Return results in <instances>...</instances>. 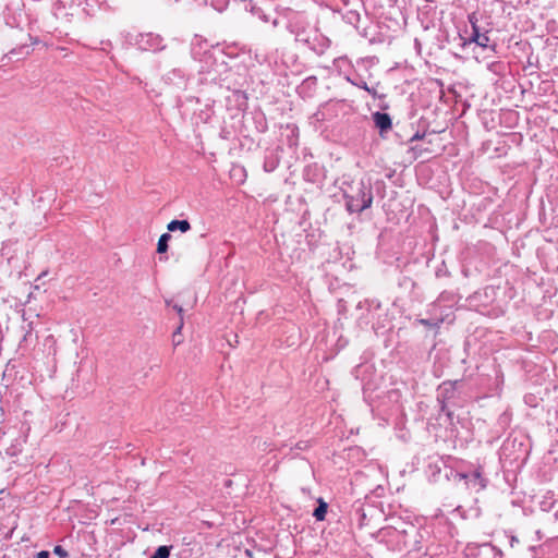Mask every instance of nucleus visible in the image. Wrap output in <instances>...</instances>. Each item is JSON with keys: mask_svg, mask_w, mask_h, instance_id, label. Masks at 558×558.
I'll list each match as a JSON object with an SVG mask.
<instances>
[{"mask_svg": "<svg viewBox=\"0 0 558 558\" xmlns=\"http://www.w3.org/2000/svg\"><path fill=\"white\" fill-rule=\"evenodd\" d=\"M206 39L199 35H195L191 43V56L204 63L201 73L206 74L205 80L220 87L232 90L236 97L239 106L246 105V94L238 88L241 84L234 78L236 75L225 60V53L220 49H209Z\"/></svg>", "mask_w": 558, "mask_h": 558, "instance_id": "nucleus-1", "label": "nucleus"}, {"mask_svg": "<svg viewBox=\"0 0 558 558\" xmlns=\"http://www.w3.org/2000/svg\"><path fill=\"white\" fill-rule=\"evenodd\" d=\"M339 191L345 210L351 215L361 214L373 205V184L369 177L352 179L350 175H343L339 181Z\"/></svg>", "mask_w": 558, "mask_h": 558, "instance_id": "nucleus-2", "label": "nucleus"}, {"mask_svg": "<svg viewBox=\"0 0 558 558\" xmlns=\"http://www.w3.org/2000/svg\"><path fill=\"white\" fill-rule=\"evenodd\" d=\"M444 476L448 481L463 482L465 487L474 492H481L486 488L488 478L484 474L481 465H470L464 469L462 465L456 468L445 466Z\"/></svg>", "mask_w": 558, "mask_h": 558, "instance_id": "nucleus-3", "label": "nucleus"}, {"mask_svg": "<svg viewBox=\"0 0 558 558\" xmlns=\"http://www.w3.org/2000/svg\"><path fill=\"white\" fill-rule=\"evenodd\" d=\"M497 289L488 286L471 294L466 299L468 306L489 318H498L505 314V308L496 303Z\"/></svg>", "mask_w": 558, "mask_h": 558, "instance_id": "nucleus-4", "label": "nucleus"}, {"mask_svg": "<svg viewBox=\"0 0 558 558\" xmlns=\"http://www.w3.org/2000/svg\"><path fill=\"white\" fill-rule=\"evenodd\" d=\"M359 308L366 310L367 312L365 315H361L357 319V324L362 329H367L369 327L376 335L381 330L387 329V324L381 320L384 311L379 302L366 300L359 304Z\"/></svg>", "mask_w": 558, "mask_h": 558, "instance_id": "nucleus-5", "label": "nucleus"}, {"mask_svg": "<svg viewBox=\"0 0 558 558\" xmlns=\"http://www.w3.org/2000/svg\"><path fill=\"white\" fill-rule=\"evenodd\" d=\"M124 44L134 46L141 51L154 53L162 51L167 47L163 37L153 32L138 34L126 33L124 35Z\"/></svg>", "mask_w": 558, "mask_h": 558, "instance_id": "nucleus-6", "label": "nucleus"}, {"mask_svg": "<svg viewBox=\"0 0 558 558\" xmlns=\"http://www.w3.org/2000/svg\"><path fill=\"white\" fill-rule=\"evenodd\" d=\"M83 0H57L53 2L51 13L62 25L81 19Z\"/></svg>", "mask_w": 558, "mask_h": 558, "instance_id": "nucleus-7", "label": "nucleus"}, {"mask_svg": "<svg viewBox=\"0 0 558 558\" xmlns=\"http://www.w3.org/2000/svg\"><path fill=\"white\" fill-rule=\"evenodd\" d=\"M355 379L362 384L364 400L372 404V393L377 389V378L375 376L374 366L369 363H362L355 366L352 371Z\"/></svg>", "mask_w": 558, "mask_h": 558, "instance_id": "nucleus-8", "label": "nucleus"}, {"mask_svg": "<svg viewBox=\"0 0 558 558\" xmlns=\"http://www.w3.org/2000/svg\"><path fill=\"white\" fill-rule=\"evenodd\" d=\"M289 33L294 35L295 40L304 44L308 41V36L315 33V27L312 26L303 14H296L289 20L287 25Z\"/></svg>", "mask_w": 558, "mask_h": 558, "instance_id": "nucleus-9", "label": "nucleus"}, {"mask_svg": "<svg viewBox=\"0 0 558 558\" xmlns=\"http://www.w3.org/2000/svg\"><path fill=\"white\" fill-rule=\"evenodd\" d=\"M464 553L466 557L492 556V558H497L502 556L501 550L492 543H470L466 545Z\"/></svg>", "mask_w": 558, "mask_h": 558, "instance_id": "nucleus-10", "label": "nucleus"}, {"mask_svg": "<svg viewBox=\"0 0 558 558\" xmlns=\"http://www.w3.org/2000/svg\"><path fill=\"white\" fill-rule=\"evenodd\" d=\"M469 21L472 26V34L470 35L468 43H474L482 48H490L495 50L496 45L489 46V37L487 33H481L477 26V19L474 15L469 16ZM466 44V41H464Z\"/></svg>", "mask_w": 558, "mask_h": 558, "instance_id": "nucleus-11", "label": "nucleus"}, {"mask_svg": "<svg viewBox=\"0 0 558 558\" xmlns=\"http://www.w3.org/2000/svg\"><path fill=\"white\" fill-rule=\"evenodd\" d=\"M162 80L166 84L172 85L177 89H185L189 82V75L183 69L174 68L166 73Z\"/></svg>", "mask_w": 558, "mask_h": 558, "instance_id": "nucleus-12", "label": "nucleus"}, {"mask_svg": "<svg viewBox=\"0 0 558 558\" xmlns=\"http://www.w3.org/2000/svg\"><path fill=\"white\" fill-rule=\"evenodd\" d=\"M454 320V314L450 311V307H446V314L440 315H430L427 318H420L416 322L427 328L436 329L439 328L441 324L448 323L451 324Z\"/></svg>", "mask_w": 558, "mask_h": 558, "instance_id": "nucleus-13", "label": "nucleus"}, {"mask_svg": "<svg viewBox=\"0 0 558 558\" xmlns=\"http://www.w3.org/2000/svg\"><path fill=\"white\" fill-rule=\"evenodd\" d=\"M311 50L317 54H323L330 45V40L318 32L315 27V33L308 36V41L304 43Z\"/></svg>", "mask_w": 558, "mask_h": 558, "instance_id": "nucleus-14", "label": "nucleus"}, {"mask_svg": "<svg viewBox=\"0 0 558 558\" xmlns=\"http://www.w3.org/2000/svg\"><path fill=\"white\" fill-rule=\"evenodd\" d=\"M456 383H442L438 388L437 401L440 404V411L445 412L448 416L451 413L447 410V401L454 397Z\"/></svg>", "mask_w": 558, "mask_h": 558, "instance_id": "nucleus-15", "label": "nucleus"}, {"mask_svg": "<svg viewBox=\"0 0 558 558\" xmlns=\"http://www.w3.org/2000/svg\"><path fill=\"white\" fill-rule=\"evenodd\" d=\"M111 8L107 0H83L82 16H94L99 11H109Z\"/></svg>", "mask_w": 558, "mask_h": 558, "instance_id": "nucleus-16", "label": "nucleus"}, {"mask_svg": "<svg viewBox=\"0 0 558 558\" xmlns=\"http://www.w3.org/2000/svg\"><path fill=\"white\" fill-rule=\"evenodd\" d=\"M459 300L460 296L458 293L445 290L439 294L437 300L432 303V311L436 312L437 310L441 308L444 304L445 307H450V311L453 312L452 308L459 302Z\"/></svg>", "mask_w": 558, "mask_h": 558, "instance_id": "nucleus-17", "label": "nucleus"}, {"mask_svg": "<svg viewBox=\"0 0 558 558\" xmlns=\"http://www.w3.org/2000/svg\"><path fill=\"white\" fill-rule=\"evenodd\" d=\"M372 118L381 136L392 126L391 117L386 112L376 111Z\"/></svg>", "mask_w": 558, "mask_h": 558, "instance_id": "nucleus-18", "label": "nucleus"}, {"mask_svg": "<svg viewBox=\"0 0 558 558\" xmlns=\"http://www.w3.org/2000/svg\"><path fill=\"white\" fill-rule=\"evenodd\" d=\"M251 121L254 125V129L258 133H265L268 130V122L265 113L260 110H254L251 112Z\"/></svg>", "mask_w": 558, "mask_h": 558, "instance_id": "nucleus-19", "label": "nucleus"}, {"mask_svg": "<svg viewBox=\"0 0 558 558\" xmlns=\"http://www.w3.org/2000/svg\"><path fill=\"white\" fill-rule=\"evenodd\" d=\"M280 157L275 150H267L264 158L263 168L266 172H272L277 169Z\"/></svg>", "mask_w": 558, "mask_h": 558, "instance_id": "nucleus-20", "label": "nucleus"}, {"mask_svg": "<svg viewBox=\"0 0 558 558\" xmlns=\"http://www.w3.org/2000/svg\"><path fill=\"white\" fill-rule=\"evenodd\" d=\"M32 51L31 45L23 44L20 45L13 49H11L7 54L5 58L9 60H20L24 58L25 56H28Z\"/></svg>", "mask_w": 558, "mask_h": 558, "instance_id": "nucleus-21", "label": "nucleus"}, {"mask_svg": "<svg viewBox=\"0 0 558 558\" xmlns=\"http://www.w3.org/2000/svg\"><path fill=\"white\" fill-rule=\"evenodd\" d=\"M454 512L458 513L462 519H478L482 513L480 507H472L469 510H464L461 506L456 508Z\"/></svg>", "mask_w": 558, "mask_h": 558, "instance_id": "nucleus-22", "label": "nucleus"}, {"mask_svg": "<svg viewBox=\"0 0 558 558\" xmlns=\"http://www.w3.org/2000/svg\"><path fill=\"white\" fill-rule=\"evenodd\" d=\"M328 504L319 497L317 499V507L313 511V517L316 521H324L327 514Z\"/></svg>", "mask_w": 558, "mask_h": 558, "instance_id": "nucleus-23", "label": "nucleus"}, {"mask_svg": "<svg viewBox=\"0 0 558 558\" xmlns=\"http://www.w3.org/2000/svg\"><path fill=\"white\" fill-rule=\"evenodd\" d=\"M167 228H168V231H170V232H174L177 230H180L181 232H187L191 229V223L186 219H183V220L174 219L168 223Z\"/></svg>", "mask_w": 558, "mask_h": 558, "instance_id": "nucleus-24", "label": "nucleus"}, {"mask_svg": "<svg viewBox=\"0 0 558 558\" xmlns=\"http://www.w3.org/2000/svg\"><path fill=\"white\" fill-rule=\"evenodd\" d=\"M510 423L511 413L508 410H506L499 415L497 420L498 432H505L510 426Z\"/></svg>", "mask_w": 558, "mask_h": 558, "instance_id": "nucleus-25", "label": "nucleus"}, {"mask_svg": "<svg viewBox=\"0 0 558 558\" xmlns=\"http://www.w3.org/2000/svg\"><path fill=\"white\" fill-rule=\"evenodd\" d=\"M170 240H171L170 233L161 234L158 240V243H157V252L160 254L166 253L168 251V247H169L168 243Z\"/></svg>", "mask_w": 558, "mask_h": 558, "instance_id": "nucleus-26", "label": "nucleus"}, {"mask_svg": "<svg viewBox=\"0 0 558 558\" xmlns=\"http://www.w3.org/2000/svg\"><path fill=\"white\" fill-rule=\"evenodd\" d=\"M172 546L161 545L157 547L155 553L149 558H169L171 554Z\"/></svg>", "mask_w": 558, "mask_h": 558, "instance_id": "nucleus-27", "label": "nucleus"}, {"mask_svg": "<svg viewBox=\"0 0 558 558\" xmlns=\"http://www.w3.org/2000/svg\"><path fill=\"white\" fill-rule=\"evenodd\" d=\"M253 59L258 63V64H271V58L268 53H264V52H260L258 49H255L254 52H253Z\"/></svg>", "mask_w": 558, "mask_h": 558, "instance_id": "nucleus-28", "label": "nucleus"}, {"mask_svg": "<svg viewBox=\"0 0 558 558\" xmlns=\"http://www.w3.org/2000/svg\"><path fill=\"white\" fill-rule=\"evenodd\" d=\"M311 447V442L308 440H301L295 444L293 448L290 449L291 457L294 458L299 454L300 451H305Z\"/></svg>", "mask_w": 558, "mask_h": 558, "instance_id": "nucleus-29", "label": "nucleus"}, {"mask_svg": "<svg viewBox=\"0 0 558 558\" xmlns=\"http://www.w3.org/2000/svg\"><path fill=\"white\" fill-rule=\"evenodd\" d=\"M344 78L347 82H349L353 86H356L362 89L366 88L367 83L360 75H356L354 77L347 75Z\"/></svg>", "mask_w": 558, "mask_h": 558, "instance_id": "nucleus-30", "label": "nucleus"}, {"mask_svg": "<svg viewBox=\"0 0 558 558\" xmlns=\"http://www.w3.org/2000/svg\"><path fill=\"white\" fill-rule=\"evenodd\" d=\"M435 276L437 278H444V277L450 276V271L448 270L447 265L444 260L436 267Z\"/></svg>", "mask_w": 558, "mask_h": 558, "instance_id": "nucleus-31", "label": "nucleus"}, {"mask_svg": "<svg viewBox=\"0 0 558 558\" xmlns=\"http://www.w3.org/2000/svg\"><path fill=\"white\" fill-rule=\"evenodd\" d=\"M183 324H184L183 317H181L180 323H179L178 327L175 328V330L173 331V335H172V342H173L174 345L180 344L181 341H182V340L175 341V337L181 336V330L183 328Z\"/></svg>", "mask_w": 558, "mask_h": 558, "instance_id": "nucleus-32", "label": "nucleus"}, {"mask_svg": "<svg viewBox=\"0 0 558 558\" xmlns=\"http://www.w3.org/2000/svg\"><path fill=\"white\" fill-rule=\"evenodd\" d=\"M167 306H172V308L179 314L180 318L183 317L184 310L179 304H172L171 301H166Z\"/></svg>", "mask_w": 558, "mask_h": 558, "instance_id": "nucleus-33", "label": "nucleus"}, {"mask_svg": "<svg viewBox=\"0 0 558 558\" xmlns=\"http://www.w3.org/2000/svg\"><path fill=\"white\" fill-rule=\"evenodd\" d=\"M53 554L61 558L68 557V551L60 545L54 546Z\"/></svg>", "mask_w": 558, "mask_h": 558, "instance_id": "nucleus-34", "label": "nucleus"}, {"mask_svg": "<svg viewBox=\"0 0 558 558\" xmlns=\"http://www.w3.org/2000/svg\"><path fill=\"white\" fill-rule=\"evenodd\" d=\"M364 90H366L374 99L381 97L380 95H378L375 87H369L368 85H366V88H364Z\"/></svg>", "mask_w": 558, "mask_h": 558, "instance_id": "nucleus-35", "label": "nucleus"}, {"mask_svg": "<svg viewBox=\"0 0 558 558\" xmlns=\"http://www.w3.org/2000/svg\"><path fill=\"white\" fill-rule=\"evenodd\" d=\"M424 136H425V133H424V132H423V133H421V132H416V133H415V134L410 138V141H409V142H411V143H412V142H415V141H421V140H423V138H424Z\"/></svg>", "mask_w": 558, "mask_h": 558, "instance_id": "nucleus-36", "label": "nucleus"}, {"mask_svg": "<svg viewBox=\"0 0 558 558\" xmlns=\"http://www.w3.org/2000/svg\"><path fill=\"white\" fill-rule=\"evenodd\" d=\"M440 315V314H446V307L445 305L442 304V307L437 310L436 312H433L432 311V305L429 306V315Z\"/></svg>", "mask_w": 558, "mask_h": 558, "instance_id": "nucleus-37", "label": "nucleus"}, {"mask_svg": "<svg viewBox=\"0 0 558 558\" xmlns=\"http://www.w3.org/2000/svg\"><path fill=\"white\" fill-rule=\"evenodd\" d=\"M429 469L433 470L432 475L434 477L436 476V473H440L441 472L440 468L437 464H434V465L429 464Z\"/></svg>", "mask_w": 558, "mask_h": 558, "instance_id": "nucleus-38", "label": "nucleus"}, {"mask_svg": "<svg viewBox=\"0 0 558 558\" xmlns=\"http://www.w3.org/2000/svg\"><path fill=\"white\" fill-rule=\"evenodd\" d=\"M529 549L534 558H538V551L541 550L539 547L531 546Z\"/></svg>", "mask_w": 558, "mask_h": 558, "instance_id": "nucleus-39", "label": "nucleus"}, {"mask_svg": "<svg viewBox=\"0 0 558 558\" xmlns=\"http://www.w3.org/2000/svg\"><path fill=\"white\" fill-rule=\"evenodd\" d=\"M37 558H50V554L47 550H41L37 554Z\"/></svg>", "mask_w": 558, "mask_h": 558, "instance_id": "nucleus-40", "label": "nucleus"}, {"mask_svg": "<svg viewBox=\"0 0 558 558\" xmlns=\"http://www.w3.org/2000/svg\"><path fill=\"white\" fill-rule=\"evenodd\" d=\"M518 543H519L518 537H517V536H514V535H511V536H510V546H511V547H514V545H515V544H518Z\"/></svg>", "mask_w": 558, "mask_h": 558, "instance_id": "nucleus-41", "label": "nucleus"}, {"mask_svg": "<svg viewBox=\"0 0 558 558\" xmlns=\"http://www.w3.org/2000/svg\"><path fill=\"white\" fill-rule=\"evenodd\" d=\"M353 17H354L355 20H359V14L351 12V13L348 15V19H349V21H350V22H352V21H353Z\"/></svg>", "mask_w": 558, "mask_h": 558, "instance_id": "nucleus-42", "label": "nucleus"}, {"mask_svg": "<svg viewBox=\"0 0 558 558\" xmlns=\"http://www.w3.org/2000/svg\"><path fill=\"white\" fill-rule=\"evenodd\" d=\"M257 14H258L259 19H262V20H263V21H265V22H268V17H267V15H266V14H264L262 11H260V12H257Z\"/></svg>", "mask_w": 558, "mask_h": 558, "instance_id": "nucleus-43", "label": "nucleus"}, {"mask_svg": "<svg viewBox=\"0 0 558 558\" xmlns=\"http://www.w3.org/2000/svg\"><path fill=\"white\" fill-rule=\"evenodd\" d=\"M170 52L174 58H178L180 56L178 50H171Z\"/></svg>", "mask_w": 558, "mask_h": 558, "instance_id": "nucleus-44", "label": "nucleus"}, {"mask_svg": "<svg viewBox=\"0 0 558 558\" xmlns=\"http://www.w3.org/2000/svg\"><path fill=\"white\" fill-rule=\"evenodd\" d=\"M375 185H376V186H377V185L385 186V183H384V181H379V180H378V181H376Z\"/></svg>", "mask_w": 558, "mask_h": 558, "instance_id": "nucleus-45", "label": "nucleus"}, {"mask_svg": "<svg viewBox=\"0 0 558 558\" xmlns=\"http://www.w3.org/2000/svg\"><path fill=\"white\" fill-rule=\"evenodd\" d=\"M272 25H274L275 27L278 25V20H277V19H275V20L272 21Z\"/></svg>", "mask_w": 558, "mask_h": 558, "instance_id": "nucleus-46", "label": "nucleus"}]
</instances>
